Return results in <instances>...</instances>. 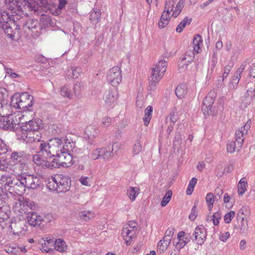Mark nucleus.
<instances>
[{"label": "nucleus", "instance_id": "f257e3e1", "mask_svg": "<svg viewBox=\"0 0 255 255\" xmlns=\"http://www.w3.org/2000/svg\"><path fill=\"white\" fill-rule=\"evenodd\" d=\"M64 142L61 138H54L48 140V142L42 141L39 143V148L36 149V152L46 158H56L66 149V144L71 142L68 139H64Z\"/></svg>", "mask_w": 255, "mask_h": 255}, {"label": "nucleus", "instance_id": "f03ea898", "mask_svg": "<svg viewBox=\"0 0 255 255\" xmlns=\"http://www.w3.org/2000/svg\"><path fill=\"white\" fill-rule=\"evenodd\" d=\"M23 170L18 172L17 170L13 172L18 174L19 184L21 185V189L27 188L28 189L35 190L40 187L41 183L40 178L36 174H31Z\"/></svg>", "mask_w": 255, "mask_h": 255}, {"label": "nucleus", "instance_id": "7ed1b4c3", "mask_svg": "<svg viewBox=\"0 0 255 255\" xmlns=\"http://www.w3.org/2000/svg\"><path fill=\"white\" fill-rule=\"evenodd\" d=\"M19 2L20 4H18L17 7L20 9L17 11V9L15 8L11 9L9 21L12 20L13 22H16L21 20L23 12L28 11L37 12L39 11V7L34 0H20Z\"/></svg>", "mask_w": 255, "mask_h": 255}, {"label": "nucleus", "instance_id": "20e7f679", "mask_svg": "<svg viewBox=\"0 0 255 255\" xmlns=\"http://www.w3.org/2000/svg\"><path fill=\"white\" fill-rule=\"evenodd\" d=\"M33 97L27 92L16 93L11 98V104L15 109L26 111L33 106Z\"/></svg>", "mask_w": 255, "mask_h": 255}, {"label": "nucleus", "instance_id": "39448f33", "mask_svg": "<svg viewBox=\"0 0 255 255\" xmlns=\"http://www.w3.org/2000/svg\"><path fill=\"white\" fill-rule=\"evenodd\" d=\"M21 27V35L25 37H37L40 33L41 26L37 19H27L23 20Z\"/></svg>", "mask_w": 255, "mask_h": 255}, {"label": "nucleus", "instance_id": "423d86ee", "mask_svg": "<svg viewBox=\"0 0 255 255\" xmlns=\"http://www.w3.org/2000/svg\"><path fill=\"white\" fill-rule=\"evenodd\" d=\"M30 155L24 151H13L10 155V159L14 163L16 168H18V172L27 170L28 165V162Z\"/></svg>", "mask_w": 255, "mask_h": 255}, {"label": "nucleus", "instance_id": "0eeeda50", "mask_svg": "<svg viewBox=\"0 0 255 255\" xmlns=\"http://www.w3.org/2000/svg\"><path fill=\"white\" fill-rule=\"evenodd\" d=\"M167 68V62L163 59L159 60L154 67L152 68V73L149 78L151 86L155 87L163 76Z\"/></svg>", "mask_w": 255, "mask_h": 255}, {"label": "nucleus", "instance_id": "6e6552de", "mask_svg": "<svg viewBox=\"0 0 255 255\" xmlns=\"http://www.w3.org/2000/svg\"><path fill=\"white\" fill-rule=\"evenodd\" d=\"M74 143L69 142L66 144V149L56 158L57 163L59 164V167L60 166L63 167L69 166L72 163V155L71 152L73 151Z\"/></svg>", "mask_w": 255, "mask_h": 255}, {"label": "nucleus", "instance_id": "1a4fd4ad", "mask_svg": "<svg viewBox=\"0 0 255 255\" xmlns=\"http://www.w3.org/2000/svg\"><path fill=\"white\" fill-rule=\"evenodd\" d=\"M19 123L16 116L13 115L0 117V128L4 130L16 131L19 127Z\"/></svg>", "mask_w": 255, "mask_h": 255}, {"label": "nucleus", "instance_id": "9d476101", "mask_svg": "<svg viewBox=\"0 0 255 255\" xmlns=\"http://www.w3.org/2000/svg\"><path fill=\"white\" fill-rule=\"evenodd\" d=\"M17 178H12L10 176H2L1 180L5 182L4 186L6 190H7L10 193L14 192V194L20 195L23 194L24 189H20L19 181L18 178V174H16Z\"/></svg>", "mask_w": 255, "mask_h": 255}, {"label": "nucleus", "instance_id": "9b49d317", "mask_svg": "<svg viewBox=\"0 0 255 255\" xmlns=\"http://www.w3.org/2000/svg\"><path fill=\"white\" fill-rule=\"evenodd\" d=\"M175 3L176 0H166L164 9L163 12L170 15V12L172 11L173 13L171 16L177 17L183 8L184 2L183 0H180L176 4V6L174 7Z\"/></svg>", "mask_w": 255, "mask_h": 255}, {"label": "nucleus", "instance_id": "f8f14e48", "mask_svg": "<svg viewBox=\"0 0 255 255\" xmlns=\"http://www.w3.org/2000/svg\"><path fill=\"white\" fill-rule=\"evenodd\" d=\"M21 138L26 142H29L32 143L33 146H36L39 148V143L43 141L41 140V133L39 131H31L24 132L21 131Z\"/></svg>", "mask_w": 255, "mask_h": 255}, {"label": "nucleus", "instance_id": "ddd939ff", "mask_svg": "<svg viewBox=\"0 0 255 255\" xmlns=\"http://www.w3.org/2000/svg\"><path fill=\"white\" fill-rule=\"evenodd\" d=\"M108 82L113 87H117L122 81V75L121 68L115 66L111 68L107 73Z\"/></svg>", "mask_w": 255, "mask_h": 255}, {"label": "nucleus", "instance_id": "4468645a", "mask_svg": "<svg viewBox=\"0 0 255 255\" xmlns=\"http://www.w3.org/2000/svg\"><path fill=\"white\" fill-rule=\"evenodd\" d=\"M57 192L65 193L68 191L71 187V180L67 176L62 174L56 176Z\"/></svg>", "mask_w": 255, "mask_h": 255}, {"label": "nucleus", "instance_id": "2eb2a0df", "mask_svg": "<svg viewBox=\"0 0 255 255\" xmlns=\"http://www.w3.org/2000/svg\"><path fill=\"white\" fill-rule=\"evenodd\" d=\"M10 231L13 233L14 235L18 236H22L24 235L25 232L27 229V226L26 225V222L24 220H16L14 221H12L10 225Z\"/></svg>", "mask_w": 255, "mask_h": 255}, {"label": "nucleus", "instance_id": "dca6fc26", "mask_svg": "<svg viewBox=\"0 0 255 255\" xmlns=\"http://www.w3.org/2000/svg\"><path fill=\"white\" fill-rule=\"evenodd\" d=\"M42 127V121L39 119H33L26 122L20 127V131L24 132L31 131H39Z\"/></svg>", "mask_w": 255, "mask_h": 255}, {"label": "nucleus", "instance_id": "f3484780", "mask_svg": "<svg viewBox=\"0 0 255 255\" xmlns=\"http://www.w3.org/2000/svg\"><path fill=\"white\" fill-rule=\"evenodd\" d=\"M251 121L249 120L245 125L241 127L236 132V141L239 147H241L243 144L244 139L246 138L248 130L250 128Z\"/></svg>", "mask_w": 255, "mask_h": 255}, {"label": "nucleus", "instance_id": "a211bd4d", "mask_svg": "<svg viewBox=\"0 0 255 255\" xmlns=\"http://www.w3.org/2000/svg\"><path fill=\"white\" fill-rule=\"evenodd\" d=\"M214 102L215 97L214 95L211 93H209L203 101L202 109L204 114H207L208 115H210L214 114V111L212 110V105Z\"/></svg>", "mask_w": 255, "mask_h": 255}, {"label": "nucleus", "instance_id": "6ab92c4d", "mask_svg": "<svg viewBox=\"0 0 255 255\" xmlns=\"http://www.w3.org/2000/svg\"><path fill=\"white\" fill-rule=\"evenodd\" d=\"M247 66V62H244L242 63L241 67L237 69L234 73V76L229 83V89L230 90L236 89L238 85L239 80L241 78V74L244 71Z\"/></svg>", "mask_w": 255, "mask_h": 255}, {"label": "nucleus", "instance_id": "aec40b11", "mask_svg": "<svg viewBox=\"0 0 255 255\" xmlns=\"http://www.w3.org/2000/svg\"><path fill=\"white\" fill-rule=\"evenodd\" d=\"M193 241H196V243L200 245L204 244L206 238V234L205 229L203 227H197L193 233Z\"/></svg>", "mask_w": 255, "mask_h": 255}, {"label": "nucleus", "instance_id": "412c9836", "mask_svg": "<svg viewBox=\"0 0 255 255\" xmlns=\"http://www.w3.org/2000/svg\"><path fill=\"white\" fill-rule=\"evenodd\" d=\"M119 92L117 88H113L107 91L104 96V99L107 105H111L118 98Z\"/></svg>", "mask_w": 255, "mask_h": 255}, {"label": "nucleus", "instance_id": "4be33fe9", "mask_svg": "<svg viewBox=\"0 0 255 255\" xmlns=\"http://www.w3.org/2000/svg\"><path fill=\"white\" fill-rule=\"evenodd\" d=\"M10 208L1 199H0V222H4L9 218Z\"/></svg>", "mask_w": 255, "mask_h": 255}, {"label": "nucleus", "instance_id": "5701e85b", "mask_svg": "<svg viewBox=\"0 0 255 255\" xmlns=\"http://www.w3.org/2000/svg\"><path fill=\"white\" fill-rule=\"evenodd\" d=\"M28 224L32 226H36L40 225L42 218L34 212L30 211L26 217Z\"/></svg>", "mask_w": 255, "mask_h": 255}, {"label": "nucleus", "instance_id": "b1692460", "mask_svg": "<svg viewBox=\"0 0 255 255\" xmlns=\"http://www.w3.org/2000/svg\"><path fill=\"white\" fill-rule=\"evenodd\" d=\"M22 201L18 203H16L13 207V209L14 212L19 216H27V214L30 211L27 210L25 207L22 208Z\"/></svg>", "mask_w": 255, "mask_h": 255}, {"label": "nucleus", "instance_id": "393cba45", "mask_svg": "<svg viewBox=\"0 0 255 255\" xmlns=\"http://www.w3.org/2000/svg\"><path fill=\"white\" fill-rule=\"evenodd\" d=\"M238 220H240L238 221V224L236 226L237 230L240 231V233L242 234H246L248 231V224L247 221H245L244 217L238 218Z\"/></svg>", "mask_w": 255, "mask_h": 255}, {"label": "nucleus", "instance_id": "a878e982", "mask_svg": "<svg viewBox=\"0 0 255 255\" xmlns=\"http://www.w3.org/2000/svg\"><path fill=\"white\" fill-rule=\"evenodd\" d=\"M252 85V86L247 90L246 95L243 98V101L245 102V104L248 105L250 104L253 97L255 96V86L253 84Z\"/></svg>", "mask_w": 255, "mask_h": 255}, {"label": "nucleus", "instance_id": "bb28decb", "mask_svg": "<svg viewBox=\"0 0 255 255\" xmlns=\"http://www.w3.org/2000/svg\"><path fill=\"white\" fill-rule=\"evenodd\" d=\"M40 243L42 245L41 250L48 253L50 250L49 246H51L53 244L54 241L51 238L46 237L45 239H42Z\"/></svg>", "mask_w": 255, "mask_h": 255}, {"label": "nucleus", "instance_id": "cd10ccee", "mask_svg": "<svg viewBox=\"0 0 255 255\" xmlns=\"http://www.w3.org/2000/svg\"><path fill=\"white\" fill-rule=\"evenodd\" d=\"M82 73L81 68L78 66L71 67L68 70V76L74 79L78 78L81 76Z\"/></svg>", "mask_w": 255, "mask_h": 255}, {"label": "nucleus", "instance_id": "c85d7f7f", "mask_svg": "<svg viewBox=\"0 0 255 255\" xmlns=\"http://www.w3.org/2000/svg\"><path fill=\"white\" fill-rule=\"evenodd\" d=\"M54 245L55 250L60 252H65L67 249V246L65 242L61 239L56 240Z\"/></svg>", "mask_w": 255, "mask_h": 255}, {"label": "nucleus", "instance_id": "c756f323", "mask_svg": "<svg viewBox=\"0 0 255 255\" xmlns=\"http://www.w3.org/2000/svg\"><path fill=\"white\" fill-rule=\"evenodd\" d=\"M46 160L43 159L42 164L40 165L42 166H45L50 169H53V168H59V164L57 163V159L54 158L51 161H48V159H50L51 158H46L44 156Z\"/></svg>", "mask_w": 255, "mask_h": 255}, {"label": "nucleus", "instance_id": "7c9ffc66", "mask_svg": "<svg viewBox=\"0 0 255 255\" xmlns=\"http://www.w3.org/2000/svg\"><path fill=\"white\" fill-rule=\"evenodd\" d=\"M192 61L193 57L188 55L185 54L182 57L179 64V67L180 69H184Z\"/></svg>", "mask_w": 255, "mask_h": 255}, {"label": "nucleus", "instance_id": "2f4dec72", "mask_svg": "<svg viewBox=\"0 0 255 255\" xmlns=\"http://www.w3.org/2000/svg\"><path fill=\"white\" fill-rule=\"evenodd\" d=\"M187 92V86L185 84H181L177 86L175 90V94L179 98H183Z\"/></svg>", "mask_w": 255, "mask_h": 255}, {"label": "nucleus", "instance_id": "473e14b6", "mask_svg": "<svg viewBox=\"0 0 255 255\" xmlns=\"http://www.w3.org/2000/svg\"><path fill=\"white\" fill-rule=\"evenodd\" d=\"M171 241L169 240V243L167 242L166 244L165 240L164 241V238H163L157 244V252L160 254L164 253L170 244Z\"/></svg>", "mask_w": 255, "mask_h": 255}, {"label": "nucleus", "instance_id": "72a5a7b5", "mask_svg": "<svg viewBox=\"0 0 255 255\" xmlns=\"http://www.w3.org/2000/svg\"><path fill=\"white\" fill-rule=\"evenodd\" d=\"M152 107L151 106H148L144 111V117L143 118L144 124L145 126H147L151 120L152 113Z\"/></svg>", "mask_w": 255, "mask_h": 255}, {"label": "nucleus", "instance_id": "f704fd0d", "mask_svg": "<svg viewBox=\"0 0 255 255\" xmlns=\"http://www.w3.org/2000/svg\"><path fill=\"white\" fill-rule=\"evenodd\" d=\"M101 15V12L100 10L99 9H96L93 11L91 12L90 20H91V22H92L94 24H96L98 23L100 20Z\"/></svg>", "mask_w": 255, "mask_h": 255}, {"label": "nucleus", "instance_id": "c9c22d12", "mask_svg": "<svg viewBox=\"0 0 255 255\" xmlns=\"http://www.w3.org/2000/svg\"><path fill=\"white\" fill-rule=\"evenodd\" d=\"M171 16H172L169 15V14H165V12H163L158 22V27L160 28L165 27L168 24L170 18Z\"/></svg>", "mask_w": 255, "mask_h": 255}, {"label": "nucleus", "instance_id": "e433bc0d", "mask_svg": "<svg viewBox=\"0 0 255 255\" xmlns=\"http://www.w3.org/2000/svg\"><path fill=\"white\" fill-rule=\"evenodd\" d=\"M79 215L80 219L85 221H88L95 217L94 213L89 211H81Z\"/></svg>", "mask_w": 255, "mask_h": 255}, {"label": "nucleus", "instance_id": "4c0bfd02", "mask_svg": "<svg viewBox=\"0 0 255 255\" xmlns=\"http://www.w3.org/2000/svg\"><path fill=\"white\" fill-rule=\"evenodd\" d=\"M10 19V12L0 9V27H2Z\"/></svg>", "mask_w": 255, "mask_h": 255}, {"label": "nucleus", "instance_id": "58836bf2", "mask_svg": "<svg viewBox=\"0 0 255 255\" xmlns=\"http://www.w3.org/2000/svg\"><path fill=\"white\" fill-rule=\"evenodd\" d=\"M136 233L133 229H130L127 227H125L122 230V235L124 238H128L129 240H131L135 235ZM126 240V239H125Z\"/></svg>", "mask_w": 255, "mask_h": 255}, {"label": "nucleus", "instance_id": "ea45409f", "mask_svg": "<svg viewBox=\"0 0 255 255\" xmlns=\"http://www.w3.org/2000/svg\"><path fill=\"white\" fill-rule=\"evenodd\" d=\"M22 208L25 207L27 210L28 211L34 210L37 208V205L34 202L31 201L28 199H24L22 201Z\"/></svg>", "mask_w": 255, "mask_h": 255}, {"label": "nucleus", "instance_id": "a19ab883", "mask_svg": "<svg viewBox=\"0 0 255 255\" xmlns=\"http://www.w3.org/2000/svg\"><path fill=\"white\" fill-rule=\"evenodd\" d=\"M192 20V19L191 18H189L188 17H185L177 25L176 29V32L178 33L181 32L186 25H189Z\"/></svg>", "mask_w": 255, "mask_h": 255}, {"label": "nucleus", "instance_id": "79ce46f5", "mask_svg": "<svg viewBox=\"0 0 255 255\" xmlns=\"http://www.w3.org/2000/svg\"><path fill=\"white\" fill-rule=\"evenodd\" d=\"M139 189L137 187H130L127 190V194L132 202L134 201L139 194Z\"/></svg>", "mask_w": 255, "mask_h": 255}, {"label": "nucleus", "instance_id": "37998d69", "mask_svg": "<svg viewBox=\"0 0 255 255\" xmlns=\"http://www.w3.org/2000/svg\"><path fill=\"white\" fill-rule=\"evenodd\" d=\"M0 29H2L9 37L11 38H13L14 37V34L13 33V29L9 25L8 22H6L3 24L2 27H0Z\"/></svg>", "mask_w": 255, "mask_h": 255}, {"label": "nucleus", "instance_id": "c03bdc74", "mask_svg": "<svg viewBox=\"0 0 255 255\" xmlns=\"http://www.w3.org/2000/svg\"><path fill=\"white\" fill-rule=\"evenodd\" d=\"M140 139L141 137L138 138L134 143L132 150V152L133 155L138 154L142 150V144Z\"/></svg>", "mask_w": 255, "mask_h": 255}, {"label": "nucleus", "instance_id": "a18cd8bd", "mask_svg": "<svg viewBox=\"0 0 255 255\" xmlns=\"http://www.w3.org/2000/svg\"><path fill=\"white\" fill-rule=\"evenodd\" d=\"M86 134L90 137H96L99 133V130L95 127L89 126L85 129Z\"/></svg>", "mask_w": 255, "mask_h": 255}, {"label": "nucleus", "instance_id": "49530a36", "mask_svg": "<svg viewBox=\"0 0 255 255\" xmlns=\"http://www.w3.org/2000/svg\"><path fill=\"white\" fill-rule=\"evenodd\" d=\"M101 158L104 160H108L113 157V151L110 148H101Z\"/></svg>", "mask_w": 255, "mask_h": 255}, {"label": "nucleus", "instance_id": "de8ad7c7", "mask_svg": "<svg viewBox=\"0 0 255 255\" xmlns=\"http://www.w3.org/2000/svg\"><path fill=\"white\" fill-rule=\"evenodd\" d=\"M193 44L194 45V50L197 53H199L200 46L202 45V37L200 35L198 34L194 37Z\"/></svg>", "mask_w": 255, "mask_h": 255}, {"label": "nucleus", "instance_id": "09e8293b", "mask_svg": "<svg viewBox=\"0 0 255 255\" xmlns=\"http://www.w3.org/2000/svg\"><path fill=\"white\" fill-rule=\"evenodd\" d=\"M247 181L245 178H242L239 181L238 184V193L240 195H242L247 190Z\"/></svg>", "mask_w": 255, "mask_h": 255}, {"label": "nucleus", "instance_id": "8fccbe9b", "mask_svg": "<svg viewBox=\"0 0 255 255\" xmlns=\"http://www.w3.org/2000/svg\"><path fill=\"white\" fill-rule=\"evenodd\" d=\"M237 141H230L227 144V150L228 152L233 153L236 151H239V148Z\"/></svg>", "mask_w": 255, "mask_h": 255}, {"label": "nucleus", "instance_id": "3c124183", "mask_svg": "<svg viewBox=\"0 0 255 255\" xmlns=\"http://www.w3.org/2000/svg\"><path fill=\"white\" fill-rule=\"evenodd\" d=\"M178 119V114L176 110H172L169 116L166 118V121L167 123L168 120L172 124H174Z\"/></svg>", "mask_w": 255, "mask_h": 255}, {"label": "nucleus", "instance_id": "603ef678", "mask_svg": "<svg viewBox=\"0 0 255 255\" xmlns=\"http://www.w3.org/2000/svg\"><path fill=\"white\" fill-rule=\"evenodd\" d=\"M206 202L208 204L209 210L211 211L213 208L214 202V196L213 193H209L207 194L206 197Z\"/></svg>", "mask_w": 255, "mask_h": 255}, {"label": "nucleus", "instance_id": "864d4df0", "mask_svg": "<svg viewBox=\"0 0 255 255\" xmlns=\"http://www.w3.org/2000/svg\"><path fill=\"white\" fill-rule=\"evenodd\" d=\"M60 94L63 97L69 99H71L73 96L71 91L66 86H63L61 88Z\"/></svg>", "mask_w": 255, "mask_h": 255}, {"label": "nucleus", "instance_id": "5fc2aeb1", "mask_svg": "<svg viewBox=\"0 0 255 255\" xmlns=\"http://www.w3.org/2000/svg\"><path fill=\"white\" fill-rule=\"evenodd\" d=\"M174 230H175L173 228H169L166 230L165 233V235L163 237L164 241L165 239V243L167 244V243L166 242H167L169 243V240L171 241L173 238Z\"/></svg>", "mask_w": 255, "mask_h": 255}, {"label": "nucleus", "instance_id": "6e6d98bb", "mask_svg": "<svg viewBox=\"0 0 255 255\" xmlns=\"http://www.w3.org/2000/svg\"><path fill=\"white\" fill-rule=\"evenodd\" d=\"M172 195V193L171 190H168L167 192L161 202V206L165 207L169 203L170 200L171 198Z\"/></svg>", "mask_w": 255, "mask_h": 255}, {"label": "nucleus", "instance_id": "4d7b16f0", "mask_svg": "<svg viewBox=\"0 0 255 255\" xmlns=\"http://www.w3.org/2000/svg\"><path fill=\"white\" fill-rule=\"evenodd\" d=\"M82 84L80 82L76 83L73 87V92L76 96L79 97L81 96Z\"/></svg>", "mask_w": 255, "mask_h": 255}, {"label": "nucleus", "instance_id": "13d9d810", "mask_svg": "<svg viewBox=\"0 0 255 255\" xmlns=\"http://www.w3.org/2000/svg\"><path fill=\"white\" fill-rule=\"evenodd\" d=\"M101 148L94 149L91 154V158L93 160L101 158Z\"/></svg>", "mask_w": 255, "mask_h": 255}, {"label": "nucleus", "instance_id": "bf43d9fd", "mask_svg": "<svg viewBox=\"0 0 255 255\" xmlns=\"http://www.w3.org/2000/svg\"><path fill=\"white\" fill-rule=\"evenodd\" d=\"M235 213L233 211H231L225 215L224 220L226 223L229 224L231 222L232 219L234 217Z\"/></svg>", "mask_w": 255, "mask_h": 255}, {"label": "nucleus", "instance_id": "052dcab7", "mask_svg": "<svg viewBox=\"0 0 255 255\" xmlns=\"http://www.w3.org/2000/svg\"><path fill=\"white\" fill-rule=\"evenodd\" d=\"M3 2L5 3L6 5H9V8L11 9L12 8H14L13 7L12 5H15L16 4V6H18V4H20L19 1L20 0H2Z\"/></svg>", "mask_w": 255, "mask_h": 255}, {"label": "nucleus", "instance_id": "680f3d73", "mask_svg": "<svg viewBox=\"0 0 255 255\" xmlns=\"http://www.w3.org/2000/svg\"><path fill=\"white\" fill-rule=\"evenodd\" d=\"M221 214L219 212L215 213L211 218V220L213 221V224L215 226H217L219 223V220L221 218Z\"/></svg>", "mask_w": 255, "mask_h": 255}, {"label": "nucleus", "instance_id": "e2e57ef3", "mask_svg": "<svg viewBox=\"0 0 255 255\" xmlns=\"http://www.w3.org/2000/svg\"><path fill=\"white\" fill-rule=\"evenodd\" d=\"M197 203H195V205L193 207L191 212L190 214L189 215V218L191 221H194L196 219L197 215Z\"/></svg>", "mask_w": 255, "mask_h": 255}, {"label": "nucleus", "instance_id": "0e129e2a", "mask_svg": "<svg viewBox=\"0 0 255 255\" xmlns=\"http://www.w3.org/2000/svg\"><path fill=\"white\" fill-rule=\"evenodd\" d=\"M57 182L56 177L53 179L52 181H49L47 184L48 188L50 190H55L57 191Z\"/></svg>", "mask_w": 255, "mask_h": 255}, {"label": "nucleus", "instance_id": "69168bd1", "mask_svg": "<svg viewBox=\"0 0 255 255\" xmlns=\"http://www.w3.org/2000/svg\"><path fill=\"white\" fill-rule=\"evenodd\" d=\"M112 123V119L109 117H106L103 118L101 126L106 128L109 127Z\"/></svg>", "mask_w": 255, "mask_h": 255}, {"label": "nucleus", "instance_id": "338daca9", "mask_svg": "<svg viewBox=\"0 0 255 255\" xmlns=\"http://www.w3.org/2000/svg\"><path fill=\"white\" fill-rule=\"evenodd\" d=\"M121 144L118 142H114L112 144V149L111 151H113V154L114 153L117 154L119 150L121 148Z\"/></svg>", "mask_w": 255, "mask_h": 255}, {"label": "nucleus", "instance_id": "774afa93", "mask_svg": "<svg viewBox=\"0 0 255 255\" xmlns=\"http://www.w3.org/2000/svg\"><path fill=\"white\" fill-rule=\"evenodd\" d=\"M249 72L250 77L255 78V63H252L250 65Z\"/></svg>", "mask_w": 255, "mask_h": 255}]
</instances>
